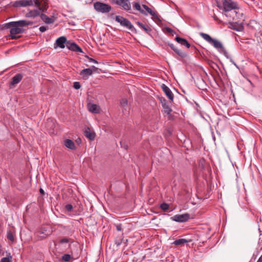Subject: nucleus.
<instances>
[{
	"instance_id": "8",
	"label": "nucleus",
	"mask_w": 262,
	"mask_h": 262,
	"mask_svg": "<svg viewBox=\"0 0 262 262\" xmlns=\"http://www.w3.org/2000/svg\"><path fill=\"white\" fill-rule=\"evenodd\" d=\"M68 41L66 37L61 36L56 39L54 43V48L56 49L57 47H59L63 49L65 46L67 47V42H68Z\"/></svg>"
},
{
	"instance_id": "2",
	"label": "nucleus",
	"mask_w": 262,
	"mask_h": 262,
	"mask_svg": "<svg viewBox=\"0 0 262 262\" xmlns=\"http://www.w3.org/2000/svg\"><path fill=\"white\" fill-rule=\"evenodd\" d=\"M35 5L38 8L33 10H31L26 14L28 17H35L38 15L40 16V12L46 10L40 7V2L38 0H19L14 2L13 6L15 7H27Z\"/></svg>"
},
{
	"instance_id": "14",
	"label": "nucleus",
	"mask_w": 262,
	"mask_h": 262,
	"mask_svg": "<svg viewBox=\"0 0 262 262\" xmlns=\"http://www.w3.org/2000/svg\"><path fill=\"white\" fill-rule=\"evenodd\" d=\"M23 75L21 74H17L12 77L11 81L10 82V85L14 86L16 84L18 83L22 79Z\"/></svg>"
},
{
	"instance_id": "37",
	"label": "nucleus",
	"mask_w": 262,
	"mask_h": 262,
	"mask_svg": "<svg viewBox=\"0 0 262 262\" xmlns=\"http://www.w3.org/2000/svg\"><path fill=\"white\" fill-rule=\"evenodd\" d=\"M142 7L144 9V10H146L149 7L146 5H142Z\"/></svg>"
},
{
	"instance_id": "7",
	"label": "nucleus",
	"mask_w": 262,
	"mask_h": 262,
	"mask_svg": "<svg viewBox=\"0 0 262 262\" xmlns=\"http://www.w3.org/2000/svg\"><path fill=\"white\" fill-rule=\"evenodd\" d=\"M112 3L119 6L122 9L128 11L131 10L129 0H112Z\"/></svg>"
},
{
	"instance_id": "5",
	"label": "nucleus",
	"mask_w": 262,
	"mask_h": 262,
	"mask_svg": "<svg viewBox=\"0 0 262 262\" xmlns=\"http://www.w3.org/2000/svg\"><path fill=\"white\" fill-rule=\"evenodd\" d=\"M94 8L97 12L102 13H108L112 9L110 5L100 2H95L94 4Z\"/></svg>"
},
{
	"instance_id": "36",
	"label": "nucleus",
	"mask_w": 262,
	"mask_h": 262,
	"mask_svg": "<svg viewBox=\"0 0 262 262\" xmlns=\"http://www.w3.org/2000/svg\"><path fill=\"white\" fill-rule=\"evenodd\" d=\"M88 58H89V62H94L95 63H98V62L96 60H95V59H94L93 58H89V57H88Z\"/></svg>"
},
{
	"instance_id": "9",
	"label": "nucleus",
	"mask_w": 262,
	"mask_h": 262,
	"mask_svg": "<svg viewBox=\"0 0 262 262\" xmlns=\"http://www.w3.org/2000/svg\"><path fill=\"white\" fill-rule=\"evenodd\" d=\"M97 70L95 67H92V68L85 69L80 72V75L82 77L83 79H87L89 76L91 75L94 71Z\"/></svg>"
},
{
	"instance_id": "12",
	"label": "nucleus",
	"mask_w": 262,
	"mask_h": 262,
	"mask_svg": "<svg viewBox=\"0 0 262 262\" xmlns=\"http://www.w3.org/2000/svg\"><path fill=\"white\" fill-rule=\"evenodd\" d=\"M161 87L163 92L165 93V95L167 96L169 100L173 101V94L170 89L164 84H163Z\"/></svg>"
},
{
	"instance_id": "33",
	"label": "nucleus",
	"mask_w": 262,
	"mask_h": 262,
	"mask_svg": "<svg viewBox=\"0 0 262 262\" xmlns=\"http://www.w3.org/2000/svg\"><path fill=\"white\" fill-rule=\"evenodd\" d=\"M69 240H70V239L68 238H67V237L63 238L60 239V243L62 244H67V243H69Z\"/></svg>"
},
{
	"instance_id": "32",
	"label": "nucleus",
	"mask_w": 262,
	"mask_h": 262,
	"mask_svg": "<svg viewBox=\"0 0 262 262\" xmlns=\"http://www.w3.org/2000/svg\"><path fill=\"white\" fill-rule=\"evenodd\" d=\"M73 87L75 89L78 90L80 88L81 84L79 82H74L73 83Z\"/></svg>"
},
{
	"instance_id": "3",
	"label": "nucleus",
	"mask_w": 262,
	"mask_h": 262,
	"mask_svg": "<svg viewBox=\"0 0 262 262\" xmlns=\"http://www.w3.org/2000/svg\"><path fill=\"white\" fill-rule=\"evenodd\" d=\"M217 6L224 12H228L238 9L237 4L232 0H222L221 4L217 3Z\"/></svg>"
},
{
	"instance_id": "18",
	"label": "nucleus",
	"mask_w": 262,
	"mask_h": 262,
	"mask_svg": "<svg viewBox=\"0 0 262 262\" xmlns=\"http://www.w3.org/2000/svg\"><path fill=\"white\" fill-rule=\"evenodd\" d=\"M88 107L89 111L93 113H98L99 112V107L96 104L89 103Z\"/></svg>"
},
{
	"instance_id": "17",
	"label": "nucleus",
	"mask_w": 262,
	"mask_h": 262,
	"mask_svg": "<svg viewBox=\"0 0 262 262\" xmlns=\"http://www.w3.org/2000/svg\"><path fill=\"white\" fill-rule=\"evenodd\" d=\"M133 7L134 9L139 11L141 13L145 15H147V13L144 10L141 9V6L138 2H133Z\"/></svg>"
},
{
	"instance_id": "42",
	"label": "nucleus",
	"mask_w": 262,
	"mask_h": 262,
	"mask_svg": "<svg viewBox=\"0 0 262 262\" xmlns=\"http://www.w3.org/2000/svg\"><path fill=\"white\" fill-rule=\"evenodd\" d=\"M163 101H164V102H162V105H163V104H166V103H165L166 100L164 99H163Z\"/></svg>"
},
{
	"instance_id": "21",
	"label": "nucleus",
	"mask_w": 262,
	"mask_h": 262,
	"mask_svg": "<svg viewBox=\"0 0 262 262\" xmlns=\"http://www.w3.org/2000/svg\"><path fill=\"white\" fill-rule=\"evenodd\" d=\"M169 46L171 49H172L180 56L184 57L186 56V54L184 52L175 47L173 44H170Z\"/></svg>"
},
{
	"instance_id": "29",
	"label": "nucleus",
	"mask_w": 262,
	"mask_h": 262,
	"mask_svg": "<svg viewBox=\"0 0 262 262\" xmlns=\"http://www.w3.org/2000/svg\"><path fill=\"white\" fill-rule=\"evenodd\" d=\"M11 258L12 256L9 254L7 257L2 258L0 262H10Z\"/></svg>"
},
{
	"instance_id": "10",
	"label": "nucleus",
	"mask_w": 262,
	"mask_h": 262,
	"mask_svg": "<svg viewBox=\"0 0 262 262\" xmlns=\"http://www.w3.org/2000/svg\"><path fill=\"white\" fill-rule=\"evenodd\" d=\"M67 48L73 52H83L81 48L74 42L69 41L68 42H67Z\"/></svg>"
},
{
	"instance_id": "15",
	"label": "nucleus",
	"mask_w": 262,
	"mask_h": 262,
	"mask_svg": "<svg viewBox=\"0 0 262 262\" xmlns=\"http://www.w3.org/2000/svg\"><path fill=\"white\" fill-rule=\"evenodd\" d=\"M40 18L47 24H51L55 21L54 18L49 17L43 13H41Z\"/></svg>"
},
{
	"instance_id": "20",
	"label": "nucleus",
	"mask_w": 262,
	"mask_h": 262,
	"mask_svg": "<svg viewBox=\"0 0 262 262\" xmlns=\"http://www.w3.org/2000/svg\"><path fill=\"white\" fill-rule=\"evenodd\" d=\"M136 23L139 26V27L142 29L147 34H149V33L151 31V29L148 25H144L143 24L139 21H137Z\"/></svg>"
},
{
	"instance_id": "35",
	"label": "nucleus",
	"mask_w": 262,
	"mask_h": 262,
	"mask_svg": "<svg viewBox=\"0 0 262 262\" xmlns=\"http://www.w3.org/2000/svg\"><path fill=\"white\" fill-rule=\"evenodd\" d=\"M48 29V27L47 26H41L39 28V31L41 32H45L47 29Z\"/></svg>"
},
{
	"instance_id": "40",
	"label": "nucleus",
	"mask_w": 262,
	"mask_h": 262,
	"mask_svg": "<svg viewBox=\"0 0 262 262\" xmlns=\"http://www.w3.org/2000/svg\"><path fill=\"white\" fill-rule=\"evenodd\" d=\"M231 62L238 69V66L232 60H231Z\"/></svg>"
},
{
	"instance_id": "28",
	"label": "nucleus",
	"mask_w": 262,
	"mask_h": 262,
	"mask_svg": "<svg viewBox=\"0 0 262 262\" xmlns=\"http://www.w3.org/2000/svg\"><path fill=\"white\" fill-rule=\"evenodd\" d=\"M160 208L164 211H167L169 209V205L167 203H163L160 205Z\"/></svg>"
},
{
	"instance_id": "11",
	"label": "nucleus",
	"mask_w": 262,
	"mask_h": 262,
	"mask_svg": "<svg viewBox=\"0 0 262 262\" xmlns=\"http://www.w3.org/2000/svg\"><path fill=\"white\" fill-rule=\"evenodd\" d=\"M190 218L188 214H177L173 217V220L177 222H185Z\"/></svg>"
},
{
	"instance_id": "24",
	"label": "nucleus",
	"mask_w": 262,
	"mask_h": 262,
	"mask_svg": "<svg viewBox=\"0 0 262 262\" xmlns=\"http://www.w3.org/2000/svg\"><path fill=\"white\" fill-rule=\"evenodd\" d=\"M7 237L9 240L13 242L14 240V232L10 230H7Z\"/></svg>"
},
{
	"instance_id": "25",
	"label": "nucleus",
	"mask_w": 262,
	"mask_h": 262,
	"mask_svg": "<svg viewBox=\"0 0 262 262\" xmlns=\"http://www.w3.org/2000/svg\"><path fill=\"white\" fill-rule=\"evenodd\" d=\"M144 11H146V12L147 13V15L148 14H149L150 15H151L153 17H156V18L158 17V15H157V12H155V11H152L149 8H148L146 10H144Z\"/></svg>"
},
{
	"instance_id": "41",
	"label": "nucleus",
	"mask_w": 262,
	"mask_h": 262,
	"mask_svg": "<svg viewBox=\"0 0 262 262\" xmlns=\"http://www.w3.org/2000/svg\"><path fill=\"white\" fill-rule=\"evenodd\" d=\"M257 262H262V255L260 256V257L258 258Z\"/></svg>"
},
{
	"instance_id": "23",
	"label": "nucleus",
	"mask_w": 262,
	"mask_h": 262,
	"mask_svg": "<svg viewBox=\"0 0 262 262\" xmlns=\"http://www.w3.org/2000/svg\"><path fill=\"white\" fill-rule=\"evenodd\" d=\"M186 243L187 241L186 239L181 238L175 240L173 244L175 245H184Z\"/></svg>"
},
{
	"instance_id": "22",
	"label": "nucleus",
	"mask_w": 262,
	"mask_h": 262,
	"mask_svg": "<svg viewBox=\"0 0 262 262\" xmlns=\"http://www.w3.org/2000/svg\"><path fill=\"white\" fill-rule=\"evenodd\" d=\"M64 145L71 149H74L75 148L74 142L70 139H66L64 141Z\"/></svg>"
},
{
	"instance_id": "16",
	"label": "nucleus",
	"mask_w": 262,
	"mask_h": 262,
	"mask_svg": "<svg viewBox=\"0 0 262 262\" xmlns=\"http://www.w3.org/2000/svg\"><path fill=\"white\" fill-rule=\"evenodd\" d=\"M175 39L178 43H180L181 45L185 46L187 48H190V45L189 43V42L187 41L186 39L183 38H181L179 36H177Z\"/></svg>"
},
{
	"instance_id": "27",
	"label": "nucleus",
	"mask_w": 262,
	"mask_h": 262,
	"mask_svg": "<svg viewBox=\"0 0 262 262\" xmlns=\"http://www.w3.org/2000/svg\"><path fill=\"white\" fill-rule=\"evenodd\" d=\"M72 259V256L68 254H65L62 256V259L64 261H70Z\"/></svg>"
},
{
	"instance_id": "31",
	"label": "nucleus",
	"mask_w": 262,
	"mask_h": 262,
	"mask_svg": "<svg viewBox=\"0 0 262 262\" xmlns=\"http://www.w3.org/2000/svg\"><path fill=\"white\" fill-rule=\"evenodd\" d=\"M164 30L166 31V32L171 34L172 35H173L176 32L170 28L166 27L164 28Z\"/></svg>"
},
{
	"instance_id": "26",
	"label": "nucleus",
	"mask_w": 262,
	"mask_h": 262,
	"mask_svg": "<svg viewBox=\"0 0 262 262\" xmlns=\"http://www.w3.org/2000/svg\"><path fill=\"white\" fill-rule=\"evenodd\" d=\"M120 103L124 110L127 111L128 109L127 100L126 99H122L120 101Z\"/></svg>"
},
{
	"instance_id": "39",
	"label": "nucleus",
	"mask_w": 262,
	"mask_h": 262,
	"mask_svg": "<svg viewBox=\"0 0 262 262\" xmlns=\"http://www.w3.org/2000/svg\"><path fill=\"white\" fill-rule=\"evenodd\" d=\"M121 229H122V228H121V225H118V226H117V230L118 231H121Z\"/></svg>"
},
{
	"instance_id": "1",
	"label": "nucleus",
	"mask_w": 262,
	"mask_h": 262,
	"mask_svg": "<svg viewBox=\"0 0 262 262\" xmlns=\"http://www.w3.org/2000/svg\"><path fill=\"white\" fill-rule=\"evenodd\" d=\"M33 24V22L27 20L11 21L4 24V29H10V33L12 39L16 38L15 35L24 32L23 27Z\"/></svg>"
},
{
	"instance_id": "19",
	"label": "nucleus",
	"mask_w": 262,
	"mask_h": 262,
	"mask_svg": "<svg viewBox=\"0 0 262 262\" xmlns=\"http://www.w3.org/2000/svg\"><path fill=\"white\" fill-rule=\"evenodd\" d=\"M230 28L236 31L241 32L244 29V27L242 24H238L237 23H231L230 24Z\"/></svg>"
},
{
	"instance_id": "30",
	"label": "nucleus",
	"mask_w": 262,
	"mask_h": 262,
	"mask_svg": "<svg viewBox=\"0 0 262 262\" xmlns=\"http://www.w3.org/2000/svg\"><path fill=\"white\" fill-rule=\"evenodd\" d=\"M163 106L165 109V113H166L167 114H170L171 112V110L170 108V107H168V106L166 104H163Z\"/></svg>"
},
{
	"instance_id": "6",
	"label": "nucleus",
	"mask_w": 262,
	"mask_h": 262,
	"mask_svg": "<svg viewBox=\"0 0 262 262\" xmlns=\"http://www.w3.org/2000/svg\"><path fill=\"white\" fill-rule=\"evenodd\" d=\"M200 36L206 41L213 46L216 49H224L222 44L218 40L213 39L210 35L204 33H200Z\"/></svg>"
},
{
	"instance_id": "34",
	"label": "nucleus",
	"mask_w": 262,
	"mask_h": 262,
	"mask_svg": "<svg viewBox=\"0 0 262 262\" xmlns=\"http://www.w3.org/2000/svg\"><path fill=\"white\" fill-rule=\"evenodd\" d=\"M65 208L67 211H70L73 209V206L71 204H67L66 205Z\"/></svg>"
},
{
	"instance_id": "4",
	"label": "nucleus",
	"mask_w": 262,
	"mask_h": 262,
	"mask_svg": "<svg viewBox=\"0 0 262 262\" xmlns=\"http://www.w3.org/2000/svg\"><path fill=\"white\" fill-rule=\"evenodd\" d=\"M115 20L119 23L121 26L126 27L134 33L137 32V30L131 22L126 18L123 16L117 15L115 17Z\"/></svg>"
},
{
	"instance_id": "13",
	"label": "nucleus",
	"mask_w": 262,
	"mask_h": 262,
	"mask_svg": "<svg viewBox=\"0 0 262 262\" xmlns=\"http://www.w3.org/2000/svg\"><path fill=\"white\" fill-rule=\"evenodd\" d=\"M84 136L91 141H93L95 138V133L94 132L91 131L89 127L85 128L84 131Z\"/></svg>"
},
{
	"instance_id": "38",
	"label": "nucleus",
	"mask_w": 262,
	"mask_h": 262,
	"mask_svg": "<svg viewBox=\"0 0 262 262\" xmlns=\"http://www.w3.org/2000/svg\"><path fill=\"white\" fill-rule=\"evenodd\" d=\"M39 192H40V193L42 195H44V194H45V191H44V190H43L42 188H40V189H39Z\"/></svg>"
}]
</instances>
